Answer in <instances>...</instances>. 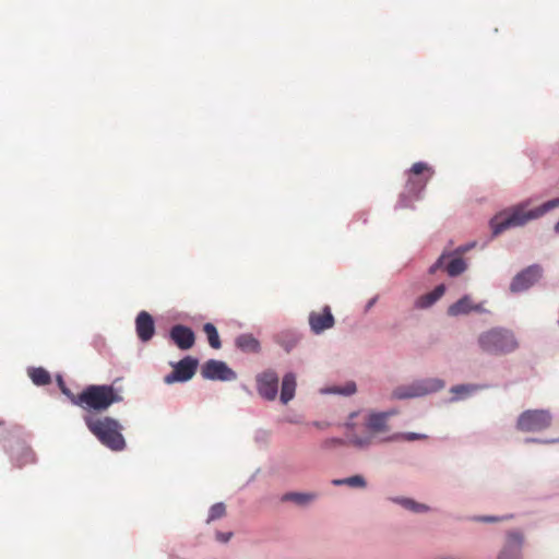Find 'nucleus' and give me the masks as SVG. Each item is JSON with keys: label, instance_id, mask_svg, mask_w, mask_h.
Returning <instances> with one entry per match:
<instances>
[{"label": "nucleus", "instance_id": "24", "mask_svg": "<svg viewBox=\"0 0 559 559\" xmlns=\"http://www.w3.org/2000/svg\"><path fill=\"white\" fill-rule=\"evenodd\" d=\"M203 332L205 333L207 337V342L210 346L214 349H219L222 347L221 338L217 332V329L213 323H205L203 325Z\"/></svg>", "mask_w": 559, "mask_h": 559}, {"label": "nucleus", "instance_id": "5", "mask_svg": "<svg viewBox=\"0 0 559 559\" xmlns=\"http://www.w3.org/2000/svg\"><path fill=\"white\" fill-rule=\"evenodd\" d=\"M552 417L545 409H528L523 412L516 421V428L525 432L542 431L551 425Z\"/></svg>", "mask_w": 559, "mask_h": 559}, {"label": "nucleus", "instance_id": "9", "mask_svg": "<svg viewBox=\"0 0 559 559\" xmlns=\"http://www.w3.org/2000/svg\"><path fill=\"white\" fill-rule=\"evenodd\" d=\"M201 374L204 379L231 381L237 378V374L224 361L210 359L201 369Z\"/></svg>", "mask_w": 559, "mask_h": 559}, {"label": "nucleus", "instance_id": "28", "mask_svg": "<svg viewBox=\"0 0 559 559\" xmlns=\"http://www.w3.org/2000/svg\"><path fill=\"white\" fill-rule=\"evenodd\" d=\"M396 502L401 503L403 507H405L408 510H412L416 513L426 512L428 510V507L421 503H418L412 499H396Z\"/></svg>", "mask_w": 559, "mask_h": 559}, {"label": "nucleus", "instance_id": "34", "mask_svg": "<svg viewBox=\"0 0 559 559\" xmlns=\"http://www.w3.org/2000/svg\"><path fill=\"white\" fill-rule=\"evenodd\" d=\"M231 536H233L231 533H223V532L216 533L217 540H219L222 543H227L231 538Z\"/></svg>", "mask_w": 559, "mask_h": 559}, {"label": "nucleus", "instance_id": "1", "mask_svg": "<svg viewBox=\"0 0 559 559\" xmlns=\"http://www.w3.org/2000/svg\"><path fill=\"white\" fill-rule=\"evenodd\" d=\"M558 206L559 198L549 200L530 211H525L524 205L515 206L510 212L499 213L491 218L492 233L493 235H499L510 227L523 226L527 222L538 218Z\"/></svg>", "mask_w": 559, "mask_h": 559}, {"label": "nucleus", "instance_id": "21", "mask_svg": "<svg viewBox=\"0 0 559 559\" xmlns=\"http://www.w3.org/2000/svg\"><path fill=\"white\" fill-rule=\"evenodd\" d=\"M425 173H427L428 176L425 179L418 180L419 190H423L426 187L429 178L432 177L435 171L427 163H424V162H417V163L413 164V166L409 169V175H414V176H419Z\"/></svg>", "mask_w": 559, "mask_h": 559}, {"label": "nucleus", "instance_id": "13", "mask_svg": "<svg viewBox=\"0 0 559 559\" xmlns=\"http://www.w3.org/2000/svg\"><path fill=\"white\" fill-rule=\"evenodd\" d=\"M334 322V317L329 306H325L322 311H312L309 314V325L314 334H320L331 329Z\"/></svg>", "mask_w": 559, "mask_h": 559}, {"label": "nucleus", "instance_id": "17", "mask_svg": "<svg viewBox=\"0 0 559 559\" xmlns=\"http://www.w3.org/2000/svg\"><path fill=\"white\" fill-rule=\"evenodd\" d=\"M471 311H480V306L474 305L469 296L462 297L448 309V313L453 317L467 314Z\"/></svg>", "mask_w": 559, "mask_h": 559}, {"label": "nucleus", "instance_id": "18", "mask_svg": "<svg viewBox=\"0 0 559 559\" xmlns=\"http://www.w3.org/2000/svg\"><path fill=\"white\" fill-rule=\"evenodd\" d=\"M445 286L443 284L438 285L431 293L420 296L416 300V307L420 309L432 306L439 298L443 296Z\"/></svg>", "mask_w": 559, "mask_h": 559}, {"label": "nucleus", "instance_id": "4", "mask_svg": "<svg viewBox=\"0 0 559 559\" xmlns=\"http://www.w3.org/2000/svg\"><path fill=\"white\" fill-rule=\"evenodd\" d=\"M480 348L493 355L508 354L518 347L513 334L506 329L495 328L481 333L478 337Z\"/></svg>", "mask_w": 559, "mask_h": 559}, {"label": "nucleus", "instance_id": "3", "mask_svg": "<svg viewBox=\"0 0 559 559\" xmlns=\"http://www.w3.org/2000/svg\"><path fill=\"white\" fill-rule=\"evenodd\" d=\"M83 420L87 429L105 447L112 451H122L126 448V440L121 433L122 426L117 419L109 416L86 414Z\"/></svg>", "mask_w": 559, "mask_h": 559}, {"label": "nucleus", "instance_id": "30", "mask_svg": "<svg viewBox=\"0 0 559 559\" xmlns=\"http://www.w3.org/2000/svg\"><path fill=\"white\" fill-rule=\"evenodd\" d=\"M225 514H226L225 504L222 502L215 503L210 509L207 522H212L214 520L221 519Z\"/></svg>", "mask_w": 559, "mask_h": 559}, {"label": "nucleus", "instance_id": "36", "mask_svg": "<svg viewBox=\"0 0 559 559\" xmlns=\"http://www.w3.org/2000/svg\"><path fill=\"white\" fill-rule=\"evenodd\" d=\"M58 383H59L60 389L61 388H67L61 378L58 379Z\"/></svg>", "mask_w": 559, "mask_h": 559}, {"label": "nucleus", "instance_id": "8", "mask_svg": "<svg viewBox=\"0 0 559 559\" xmlns=\"http://www.w3.org/2000/svg\"><path fill=\"white\" fill-rule=\"evenodd\" d=\"M174 370L164 378L165 383L173 384L175 382H186L190 380L198 368V360L191 356L182 358L175 364Z\"/></svg>", "mask_w": 559, "mask_h": 559}, {"label": "nucleus", "instance_id": "27", "mask_svg": "<svg viewBox=\"0 0 559 559\" xmlns=\"http://www.w3.org/2000/svg\"><path fill=\"white\" fill-rule=\"evenodd\" d=\"M332 484L335 485V486L347 485L349 487H358V488H365L366 487V480L360 475H354V476H350V477H347V478H343V479H334L332 481Z\"/></svg>", "mask_w": 559, "mask_h": 559}, {"label": "nucleus", "instance_id": "31", "mask_svg": "<svg viewBox=\"0 0 559 559\" xmlns=\"http://www.w3.org/2000/svg\"><path fill=\"white\" fill-rule=\"evenodd\" d=\"M61 392L71 401V403L73 405L76 406V402H78V396L79 394H74L73 392H71L70 389L68 388H61Z\"/></svg>", "mask_w": 559, "mask_h": 559}, {"label": "nucleus", "instance_id": "29", "mask_svg": "<svg viewBox=\"0 0 559 559\" xmlns=\"http://www.w3.org/2000/svg\"><path fill=\"white\" fill-rule=\"evenodd\" d=\"M316 498L312 493H299V492H292L285 495V500H292L298 504H305L307 502L312 501Z\"/></svg>", "mask_w": 559, "mask_h": 559}, {"label": "nucleus", "instance_id": "16", "mask_svg": "<svg viewBox=\"0 0 559 559\" xmlns=\"http://www.w3.org/2000/svg\"><path fill=\"white\" fill-rule=\"evenodd\" d=\"M11 457L17 467H23L35 462L34 451L29 447L22 443H19L12 451Z\"/></svg>", "mask_w": 559, "mask_h": 559}, {"label": "nucleus", "instance_id": "35", "mask_svg": "<svg viewBox=\"0 0 559 559\" xmlns=\"http://www.w3.org/2000/svg\"><path fill=\"white\" fill-rule=\"evenodd\" d=\"M343 443L344 442L341 439H329V440L324 441V447L325 448H330L332 445H340V444H343Z\"/></svg>", "mask_w": 559, "mask_h": 559}, {"label": "nucleus", "instance_id": "23", "mask_svg": "<svg viewBox=\"0 0 559 559\" xmlns=\"http://www.w3.org/2000/svg\"><path fill=\"white\" fill-rule=\"evenodd\" d=\"M451 260L444 265L450 276H457L466 270V262L461 257L448 255Z\"/></svg>", "mask_w": 559, "mask_h": 559}, {"label": "nucleus", "instance_id": "12", "mask_svg": "<svg viewBox=\"0 0 559 559\" xmlns=\"http://www.w3.org/2000/svg\"><path fill=\"white\" fill-rule=\"evenodd\" d=\"M169 337L181 350H188L194 346L195 334L191 328L176 324L169 331Z\"/></svg>", "mask_w": 559, "mask_h": 559}, {"label": "nucleus", "instance_id": "11", "mask_svg": "<svg viewBox=\"0 0 559 559\" xmlns=\"http://www.w3.org/2000/svg\"><path fill=\"white\" fill-rule=\"evenodd\" d=\"M542 276V267L537 264L531 265L518 273L511 284L510 290L512 293H520L533 286Z\"/></svg>", "mask_w": 559, "mask_h": 559}, {"label": "nucleus", "instance_id": "2", "mask_svg": "<svg viewBox=\"0 0 559 559\" xmlns=\"http://www.w3.org/2000/svg\"><path fill=\"white\" fill-rule=\"evenodd\" d=\"M122 395L108 384H91L79 393L76 406L87 414L96 415L107 411L112 404L121 402Z\"/></svg>", "mask_w": 559, "mask_h": 559}, {"label": "nucleus", "instance_id": "20", "mask_svg": "<svg viewBox=\"0 0 559 559\" xmlns=\"http://www.w3.org/2000/svg\"><path fill=\"white\" fill-rule=\"evenodd\" d=\"M236 346L246 353H258L260 350L259 341L251 334H241L235 341Z\"/></svg>", "mask_w": 559, "mask_h": 559}, {"label": "nucleus", "instance_id": "15", "mask_svg": "<svg viewBox=\"0 0 559 559\" xmlns=\"http://www.w3.org/2000/svg\"><path fill=\"white\" fill-rule=\"evenodd\" d=\"M522 536L519 533H510L507 545L500 552L498 559H520L521 558Z\"/></svg>", "mask_w": 559, "mask_h": 559}, {"label": "nucleus", "instance_id": "25", "mask_svg": "<svg viewBox=\"0 0 559 559\" xmlns=\"http://www.w3.org/2000/svg\"><path fill=\"white\" fill-rule=\"evenodd\" d=\"M28 374L36 385H46L49 384L51 381L50 373L41 367L32 368L28 371Z\"/></svg>", "mask_w": 559, "mask_h": 559}, {"label": "nucleus", "instance_id": "32", "mask_svg": "<svg viewBox=\"0 0 559 559\" xmlns=\"http://www.w3.org/2000/svg\"><path fill=\"white\" fill-rule=\"evenodd\" d=\"M426 438H427L426 435L415 433V432H408V433L404 435V439L407 441L421 440V439H426Z\"/></svg>", "mask_w": 559, "mask_h": 559}, {"label": "nucleus", "instance_id": "19", "mask_svg": "<svg viewBox=\"0 0 559 559\" xmlns=\"http://www.w3.org/2000/svg\"><path fill=\"white\" fill-rule=\"evenodd\" d=\"M296 377L294 373H286L282 381L281 401L287 404L295 395Z\"/></svg>", "mask_w": 559, "mask_h": 559}, {"label": "nucleus", "instance_id": "26", "mask_svg": "<svg viewBox=\"0 0 559 559\" xmlns=\"http://www.w3.org/2000/svg\"><path fill=\"white\" fill-rule=\"evenodd\" d=\"M478 389H480V386L475 384H460L452 386L450 391L455 395L453 400H461L473 394Z\"/></svg>", "mask_w": 559, "mask_h": 559}, {"label": "nucleus", "instance_id": "6", "mask_svg": "<svg viewBox=\"0 0 559 559\" xmlns=\"http://www.w3.org/2000/svg\"><path fill=\"white\" fill-rule=\"evenodd\" d=\"M444 386V382L438 378L425 379L408 386H400L393 391V397L411 399L437 392Z\"/></svg>", "mask_w": 559, "mask_h": 559}, {"label": "nucleus", "instance_id": "37", "mask_svg": "<svg viewBox=\"0 0 559 559\" xmlns=\"http://www.w3.org/2000/svg\"><path fill=\"white\" fill-rule=\"evenodd\" d=\"M481 520L486 521V522H492V521H496L497 519L496 518H483Z\"/></svg>", "mask_w": 559, "mask_h": 559}, {"label": "nucleus", "instance_id": "38", "mask_svg": "<svg viewBox=\"0 0 559 559\" xmlns=\"http://www.w3.org/2000/svg\"><path fill=\"white\" fill-rule=\"evenodd\" d=\"M555 231H556L557 234H559V221H558V222H557V224L555 225Z\"/></svg>", "mask_w": 559, "mask_h": 559}, {"label": "nucleus", "instance_id": "39", "mask_svg": "<svg viewBox=\"0 0 559 559\" xmlns=\"http://www.w3.org/2000/svg\"><path fill=\"white\" fill-rule=\"evenodd\" d=\"M2 424H3V423H2V421H0V426H1Z\"/></svg>", "mask_w": 559, "mask_h": 559}, {"label": "nucleus", "instance_id": "33", "mask_svg": "<svg viewBox=\"0 0 559 559\" xmlns=\"http://www.w3.org/2000/svg\"><path fill=\"white\" fill-rule=\"evenodd\" d=\"M355 391H356V386L354 383H352V384L346 385L344 389H337V390H334L333 392L349 395V394L354 393Z\"/></svg>", "mask_w": 559, "mask_h": 559}, {"label": "nucleus", "instance_id": "14", "mask_svg": "<svg viewBox=\"0 0 559 559\" xmlns=\"http://www.w3.org/2000/svg\"><path fill=\"white\" fill-rule=\"evenodd\" d=\"M135 330L142 342L152 340L155 333L153 317L146 311H141L135 319Z\"/></svg>", "mask_w": 559, "mask_h": 559}, {"label": "nucleus", "instance_id": "7", "mask_svg": "<svg viewBox=\"0 0 559 559\" xmlns=\"http://www.w3.org/2000/svg\"><path fill=\"white\" fill-rule=\"evenodd\" d=\"M367 433L364 437H359L355 432H348L347 438L349 443L362 448L369 445L376 433L388 430L386 415L385 414H372L369 416L366 423Z\"/></svg>", "mask_w": 559, "mask_h": 559}, {"label": "nucleus", "instance_id": "10", "mask_svg": "<svg viewBox=\"0 0 559 559\" xmlns=\"http://www.w3.org/2000/svg\"><path fill=\"white\" fill-rule=\"evenodd\" d=\"M257 390L261 397L273 401L278 392V376L273 370H265L257 376Z\"/></svg>", "mask_w": 559, "mask_h": 559}, {"label": "nucleus", "instance_id": "22", "mask_svg": "<svg viewBox=\"0 0 559 559\" xmlns=\"http://www.w3.org/2000/svg\"><path fill=\"white\" fill-rule=\"evenodd\" d=\"M475 243L460 246L456 248L453 252H444L442 253L439 259L436 261L435 264L430 266V273H436L437 270L441 269L445 264V260L448 259V255H454V257H461L466 253L471 248H473Z\"/></svg>", "mask_w": 559, "mask_h": 559}]
</instances>
